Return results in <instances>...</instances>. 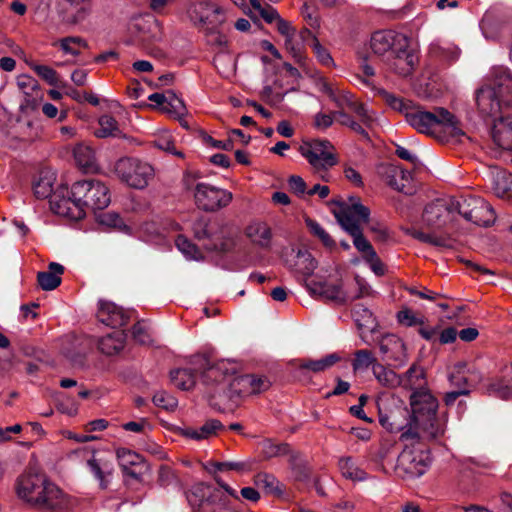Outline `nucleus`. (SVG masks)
I'll return each mask as SVG.
<instances>
[{
    "label": "nucleus",
    "instance_id": "nucleus-26",
    "mask_svg": "<svg viewBox=\"0 0 512 512\" xmlns=\"http://www.w3.org/2000/svg\"><path fill=\"white\" fill-rule=\"evenodd\" d=\"M93 477L98 481L101 489H107L113 475V464L105 459L97 458L96 455L87 465Z\"/></svg>",
    "mask_w": 512,
    "mask_h": 512
},
{
    "label": "nucleus",
    "instance_id": "nucleus-23",
    "mask_svg": "<svg viewBox=\"0 0 512 512\" xmlns=\"http://www.w3.org/2000/svg\"><path fill=\"white\" fill-rule=\"evenodd\" d=\"M237 365L228 360H219L209 366L203 371V379L207 383H223L232 380L236 374Z\"/></svg>",
    "mask_w": 512,
    "mask_h": 512
},
{
    "label": "nucleus",
    "instance_id": "nucleus-39",
    "mask_svg": "<svg viewBox=\"0 0 512 512\" xmlns=\"http://www.w3.org/2000/svg\"><path fill=\"white\" fill-rule=\"evenodd\" d=\"M171 382L181 390H190L196 383V375L191 369H176L170 373Z\"/></svg>",
    "mask_w": 512,
    "mask_h": 512
},
{
    "label": "nucleus",
    "instance_id": "nucleus-5",
    "mask_svg": "<svg viewBox=\"0 0 512 512\" xmlns=\"http://www.w3.org/2000/svg\"><path fill=\"white\" fill-rule=\"evenodd\" d=\"M410 406L412 422L422 438L438 440L444 436L445 420L437 416L438 401L430 392L415 391Z\"/></svg>",
    "mask_w": 512,
    "mask_h": 512
},
{
    "label": "nucleus",
    "instance_id": "nucleus-22",
    "mask_svg": "<svg viewBox=\"0 0 512 512\" xmlns=\"http://www.w3.org/2000/svg\"><path fill=\"white\" fill-rule=\"evenodd\" d=\"M116 455L123 473L131 478L140 479L146 468L144 458L140 454L126 448L117 449Z\"/></svg>",
    "mask_w": 512,
    "mask_h": 512
},
{
    "label": "nucleus",
    "instance_id": "nucleus-20",
    "mask_svg": "<svg viewBox=\"0 0 512 512\" xmlns=\"http://www.w3.org/2000/svg\"><path fill=\"white\" fill-rule=\"evenodd\" d=\"M396 49L394 53L389 55L386 59L389 69L396 74L407 77L411 75L417 63L416 55L409 50V40L407 39L406 45Z\"/></svg>",
    "mask_w": 512,
    "mask_h": 512
},
{
    "label": "nucleus",
    "instance_id": "nucleus-10",
    "mask_svg": "<svg viewBox=\"0 0 512 512\" xmlns=\"http://www.w3.org/2000/svg\"><path fill=\"white\" fill-rule=\"evenodd\" d=\"M358 292L343 289L340 282L312 281L307 285L310 294L324 301L336 305H344L368 294L369 288L356 278Z\"/></svg>",
    "mask_w": 512,
    "mask_h": 512
},
{
    "label": "nucleus",
    "instance_id": "nucleus-38",
    "mask_svg": "<svg viewBox=\"0 0 512 512\" xmlns=\"http://www.w3.org/2000/svg\"><path fill=\"white\" fill-rule=\"evenodd\" d=\"M161 112L168 114L175 119H181L186 115V106L181 98H179L172 90H168V96L165 105L161 108Z\"/></svg>",
    "mask_w": 512,
    "mask_h": 512
},
{
    "label": "nucleus",
    "instance_id": "nucleus-1",
    "mask_svg": "<svg viewBox=\"0 0 512 512\" xmlns=\"http://www.w3.org/2000/svg\"><path fill=\"white\" fill-rule=\"evenodd\" d=\"M476 104L483 117L494 119V142L512 151V115L508 114L512 110V73L508 68L491 69L487 83L476 92Z\"/></svg>",
    "mask_w": 512,
    "mask_h": 512
},
{
    "label": "nucleus",
    "instance_id": "nucleus-19",
    "mask_svg": "<svg viewBox=\"0 0 512 512\" xmlns=\"http://www.w3.org/2000/svg\"><path fill=\"white\" fill-rule=\"evenodd\" d=\"M379 348L383 359L391 362L394 367H402L407 362L406 346L402 339L394 334L382 337Z\"/></svg>",
    "mask_w": 512,
    "mask_h": 512
},
{
    "label": "nucleus",
    "instance_id": "nucleus-46",
    "mask_svg": "<svg viewBox=\"0 0 512 512\" xmlns=\"http://www.w3.org/2000/svg\"><path fill=\"white\" fill-rule=\"evenodd\" d=\"M178 250L187 258L191 260L202 259V254L195 244L189 241L185 236L179 235L175 240Z\"/></svg>",
    "mask_w": 512,
    "mask_h": 512
},
{
    "label": "nucleus",
    "instance_id": "nucleus-11",
    "mask_svg": "<svg viewBox=\"0 0 512 512\" xmlns=\"http://www.w3.org/2000/svg\"><path fill=\"white\" fill-rule=\"evenodd\" d=\"M333 213L348 234L361 231V225L368 223L370 217L369 208L364 206L357 196H350L347 201L340 202Z\"/></svg>",
    "mask_w": 512,
    "mask_h": 512
},
{
    "label": "nucleus",
    "instance_id": "nucleus-6",
    "mask_svg": "<svg viewBox=\"0 0 512 512\" xmlns=\"http://www.w3.org/2000/svg\"><path fill=\"white\" fill-rule=\"evenodd\" d=\"M183 185L194 196L196 206L206 212H215L227 207L233 195L226 189L199 182L198 175L187 172L183 176Z\"/></svg>",
    "mask_w": 512,
    "mask_h": 512
},
{
    "label": "nucleus",
    "instance_id": "nucleus-12",
    "mask_svg": "<svg viewBox=\"0 0 512 512\" xmlns=\"http://www.w3.org/2000/svg\"><path fill=\"white\" fill-rule=\"evenodd\" d=\"M454 211L479 226H488L495 220L492 207L481 197L467 196L454 201Z\"/></svg>",
    "mask_w": 512,
    "mask_h": 512
},
{
    "label": "nucleus",
    "instance_id": "nucleus-2",
    "mask_svg": "<svg viewBox=\"0 0 512 512\" xmlns=\"http://www.w3.org/2000/svg\"><path fill=\"white\" fill-rule=\"evenodd\" d=\"M110 202V190L105 183L85 179L75 182L68 189L67 197L56 194L50 201V209L57 215L79 220L85 216L86 209L103 210Z\"/></svg>",
    "mask_w": 512,
    "mask_h": 512
},
{
    "label": "nucleus",
    "instance_id": "nucleus-55",
    "mask_svg": "<svg viewBox=\"0 0 512 512\" xmlns=\"http://www.w3.org/2000/svg\"><path fill=\"white\" fill-rule=\"evenodd\" d=\"M60 48L67 54L77 56L80 47H86V42L81 37H66L59 41Z\"/></svg>",
    "mask_w": 512,
    "mask_h": 512
},
{
    "label": "nucleus",
    "instance_id": "nucleus-24",
    "mask_svg": "<svg viewBox=\"0 0 512 512\" xmlns=\"http://www.w3.org/2000/svg\"><path fill=\"white\" fill-rule=\"evenodd\" d=\"M286 262L294 272L302 276H310L317 267V261L307 249H292Z\"/></svg>",
    "mask_w": 512,
    "mask_h": 512
},
{
    "label": "nucleus",
    "instance_id": "nucleus-44",
    "mask_svg": "<svg viewBox=\"0 0 512 512\" xmlns=\"http://www.w3.org/2000/svg\"><path fill=\"white\" fill-rule=\"evenodd\" d=\"M353 239V245L357 251L362 255L364 261L374 257L376 253L371 243L366 239L363 230L349 234Z\"/></svg>",
    "mask_w": 512,
    "mask_h": 512
},
{
    "label": "nucleus",
    "instance_id": "nucleus-47",
    "mask_svg": "<svg viewBox=\"0 0 512 512\" xmlns=\"http://www.w3.org/2000/svg\"><path fill=\"white\" fill-rule=\"evenodd\" d=\"M96 455V450L92 447L85 446L81 447L75 450L70 451L67 454V459L73 464V465H82L86 464V466L89 464L90 460Z\"/></svg>",
    "mask_w": 512,
    "mask_h": 512
},
{
    "label": "nucleus",
    "instance_id": "nucleus-51",
    "mask_svg": "<svg viewBox=\"0 0 512 512\" xmlns=\"http://www.w3.org/2000/svg\"><path fill=\"white\" fill-rule=\"evenodd\" d=\"M252 8L267 22L272 23L280 17L278 11L269 4H262L260 0H249Z\"/></svg>",
    "mask_w": 512,
    "mask_h": 512
},
{
    "label": "nucleus",
    "instance_id": "nucleus-36",
    "mask_svg": "<svg viewBox=\"0 0 512 512\" xmlns=\"http://www.w3.org/2000/svg\"><path fill=\"white\" fill-rule=\"evenodd\" d=\"M338 361H340V356L337 353H332L318 360H303L300 362L299 368L302 370H309L314 373H320L331 368Z\"/></svg>",
    "mask_w": 512,
    "mask_h": 512
},
{
    "label": "nucleus",
    "instance_id": "nucleus-62",
    "mask_svg": "<svg viewBox=\"0 0 512 512\" xmlns=\"http://www.w3.org/2000/svg\"><path fill=\"white\" fill-rule=\"evenodd\" d=\"M87 10L84 6L77 8H68L67 13L64 16L65 22L69 24H78L86 17Z\"/></svg>",
    "mask_w": 512,
    "mask_h": 512
},
{
    "label": "nucleus",
    "instance_id": "nucleus-27",
    "mask_svg": "<svg viewBox=\"0 0 512 512\" xmlns=\"http://www.w3.org/2000/svg\"><path fill=\"white\" fill-rule=\"evenodd\" d=\"M64 273V267L56 262H51L47 271L38 272L37 281L41 289L51 291L61 284V276Z\"/></svg>",
    "mask_w": 512,
    "mask_h": 512
},
{
    "label": "nucleus",
    "instance_id": "nucleus-42",
    "mask_svg": "<svg viewBox=\"0 0 512 512\" xmlns=\"http://www.w3.org/2000/svg\"><path fill=\"white\" fill-rule=\"evenodd\" d=\"M388 183L395 190L403 192L411 180V174L400 167H393L388 173Z\"/></svg>",
    "mask_w": 512,
    "mask_h": 512
},
{
    "label": "nucleus",
    "instance_id": "nucleus-29",
    "mask_svg": "<svg viewBox=\"0 0 512 512\" xmlns=\"http://www.w3.org/2000/svg\"><path fill=\"white\" fill-rule=\"evenodd\" d=\"M338 468L341 475L351 481H365L368 474L358 466L355 459L351 456H343L338 460Z\"/></svg>",
    "mask_w": 512,
    "mask_h": 512
},
{
    "label": "nucleus",
    "instance_id": "nucleus-32",
    "mask_svg": "<svg viewBox=\"0 0 512 512\" xmlns=\"http://www.w3.org/2000/svg\"><path fill=\"white\" fill-rule=\"evenodd\" d=\"M74 158L77 165L85 172H93L97 169L95 152L87 145H77L74 148Z\"/></svg>",
    "mask_w": 512,
    "mask_h": 512
},
{
    "label": "nucleus",
    "instance_id": "nucleus-64",
    "mask_svg": "<svg viewBox=\"0 0 512 512\" xmlns=\"http://www.w3.org/2000/svg\"><path fill=\"white\" fill-rule=\"evenodd\" d=\"M206 495L205 487L202 484L196 485L187 494V500L192 507L201 506L202 498Z\"/></svg>",
    "mask_w": 512,
    "mask_h": 512
},
{
    "label": "nucleus",
    "instance_id": "nucleus-52",
    "mask_svg": "<svg viewBox=\"0 0 512 512\" xmlns=\"http://www.w3.org/2000/svg\"><path fill=\"white\" fill-rule=\"evenodd\" d=\"M306 224L310 229L311 233L318 237L325 247L332 249L336 246V243L333 240V238L329 235L328 232H326V230L318 222L308 219L306 220Z\"/></svg>",
    "mask_w": 512,
    "mask_h": 512
},
{
    "label": "nucleus",
    "instance_id": "nucleus-40",
    "mask_svg": "<svg viewBox=\"0 0 512 512\" xmlns=\"http://www.w3.org/2000/svg\"><path fill=\"white\" fill-rule=\"evenodd\" d=\"M99 128L95 131L98 138L118 137L121 134L116 119L111 115H102L98 120Z\"/></svg>",
    "mask_w": 512,
    "mask_h": 512
},
{
    "label": "nucleus",
    "instance_id": "nucleus-59",
    "mask_svg": "<svg viewBox=\"0 0 512 512\" xmlns=\"http://www.w3.org/2000/svg\"><path fill=\"white\" fill-rule=\"evenodd\" d=\"M153 403L166 410H173L177 407L178 401L171 394L165 391H159L153 396Z\"/></svg>",
    "mask_w": 512,
    "mask_h": 512
},
{
    "label": "nucleus",
    "instance_id": "nucleus-43",
    "mask_svg": "<svg viewBox=\"0 0 512 512\" xmlns=\"http://www.w3.org/2000/svg\"><path fill=\"white\" fill-rule=\"evenodd\" d=\"M17 86L27 97L36 100L40 96L38 81L30 75L22 74L17 77Z\"/></svg>",
    "mask_w": 512,
    "mask_h": 512
},
{
    "label": "nucleus",
    "instance_id": "nucleus-14",
    "mask_svg": "<svg viewBox=\"0 0 512 512\" xmlns=\"http://www.w3.org/2000/svg\"><path fill=\"white\" fill-rule=\"evenodd\" d=\"M379 422L389 432L404 434L406 431H418L412 422L410 410L402 404H393L379 408Z\"/></svg>",
    "mask_w": 512,
    "mask_h": 512
},
{
    "label": "nucleus",
    "instance_id": "nucleus-49",
    "mask_svg": "<svg viewBox=\"0 0 512 512\" xmlns=\"http://www.w3.org/2000/svg\"><path fill=\"white\" fill-rule=\"evenodd\" d=\"M334 116L341 125L349 127L353 132L361 135L365 140H369V135L366 129L349 114L344 111H336L334 112Z\"/></svg>",
    "mask_w": 512,
    "mask_h": 512
},
{
    "label": "nucleus",
    "instance_id": "nucleus-53",
    "mask_svg": "<svg viewBox=\"0 0 512 512\" xmlns=\"http://www.w3.org/2000/svg\"><path fill=\"white\" fill-rule=\"evenodd\" d=\"M354 356L355 359L352 363L354 371L367 369L377 363L373 353L367 349L357 350Z\"/></svg>",
    "mask_w": 512,
    "mask_h": 512
},
{
    "label": "nucleus",
    "instance_id": "nucleus-25",
    "mask_svg": "<svg viewBox=\"0 0 512 512\" xmlns=\"http://www.w3.org/2000/svg\"><path fill=\"white\" fill-rule=\"evenodd\" d=\"M97 317L100 322L112 328L125 325L129 319V315L123 310V308L108 301H101L99 303Z\"/></svg>",
    "mask_w": 512,
    "mask_h": 512
},
{
    "label": "nucleus",
    "instance_id": "nucleus-54",
    "mask_svg": "<svg viewBox=\"0 0 512 512\" xmlns=\"http://www.w3.org/2000/svg\"><path fill=\"white\" fill-rule=\"evenodd\" d=\"M351 110L355 113L359 119V123L365 129L370 128L375 122L374 114L363 103L356 102Z\"/></svg>",
    "mask_w": 512,
    "mask_h": 512
},
{
    "label": "nucleus",
    "instance_id": "nucleus-16",
    "mask_svg": "<svg viewBox=\"0 0 512 512\" xmlns=\"http://www.w3.org/2000/svg\"><path fill=\"white\" fill-rule=\"evenodd\" d=\"M131 34L143 44L159 42L163 39L161 22L152 15H140L130 24Z\"/></svg>",
    "mask_w": 512,
    "mask_h": 512
},
{
    "label": "nucleus",
    "instance_id": "nucleus-3",
    "mask_svg": "<svg viewBox=\"0 0 512 512\" xmlns=\"http://www.w3.org/2000/svg\"><path fill=\"white\" fill-rule=\"evenodd\" d=\"M384 99L392 109L402 113L407 123L419 133L436 135L448 132L453 136L463 134L456 117L445 108L438 107L433 111H427L410 100L386 92Z\"/></svg>",
    "mask_w": 512,
    "mask_h": 512
},
{
    "label": "nucleus",
    "instance_id": "nucleus-37",
    "mask_svg": "<svg viewBox=\"0 0 512 512\" xmlns=\"http://www.w3.org/2000/svg\"><path fill=\"white\" fill-rule=\"evenodd\" d=\"M373 374L384 387L396 388L401 384L400 375L380 363L373 365Z\"/></svg>",
    "mask_w": 512,
    "mask_h": 512
},
{
    "label": "nucleus",
    "instance_id": "nucleus-28",
    "mask_svg": "<svg viewBox=\"0 0 512 512\" xmlns=\"http://www.w3.org/2000/svg\"><path fill=\"white\" fill-rule=\"evenodd\" d=\"M222 427L223 426L219 420L210 419L199 428L187 427L181 429V435L186 438L200 441L216 435Z\"/></svg>",
    "mask_w": 512,
    "mask_h": 512
},
{
    "label": "nucleus",
    "instance_id": "nucleus-41",
    "mask_svg": "<svg viewBox=\"0 0 512 512\" xmlns=\"http://www.w3.org/2000/svg\"><path fill=\"white\" fill-rule=\"evenodd\" d=\"M254 482L259 488L263 489L267 494L277 496L282 494L280 482L272 474L265 472L258 473L255 476Z\"/></svg>",
    "mask_w": 512,
    "mask_h": 512
},
{
    "label": "nucleus",
    "instance_id": "nucleus-21",
    "mask_svg": "<svg viewBox=\"0 0 512 512\" xmlns=\"http://www.w3.org/2000/svg\"><path fill=\"white\" fill-rule=\"evenodd\" d=\"M454 211V200L437 199L428 204L423 212V221L429 226L440 227Z\"/></svg>",
    "mask_w": 512,
    "mask_h": 512
},
{
    "label": "nucleus",
    "instance_id": "nucleus-60",
    "mask_svg": "<svg viewBox=\"0 0 512 512\" xmlns=\"http://www.w3.org/2000/svg\"><path fill=\"white\" fill-rule=\"evenodd\" d=\"M101 225L121 229L125 227L122 218L115 212H107L98 216Z\"/></svg>",
    "mask_w": 512,
    "mask_h": 512
},
{
    "label": "nucleus",
    "instance_id": "nucleus-35",
    "mask_svg": "<svg viewBox=\"0 0 512 512\" xmlns=\"http://www.w3.org/2000/svg\"><path fill=\"white\" fill-rule=\"evenodd\" d=\"M302 37H304L305 35H309L312 37V42L310 44V47L317 59V61L325 66V67H335V62L330 54V52L328 51L327 48H325L318 40V38L315 36V35H312L311 31L307 28L303 29L302 32Z\"/></svg>",
    "mask_w": 512,
    "mask_h": 512
},
{
    "label": "nucleus",
    "instance_id": "nucleus-50",
    "mask_svg": "<svg viewBox=\"0 0 512 512\" xmlns=\"http://www.w3.org/2000/svg\"><path fill=\"white\" fill-rule=\"evenodd\" d=\"M489 395L500 399H508L512 395V386L505 379H495L487 387Z\"/></svg>",
    "mask_w": 512,
    "mask_h": 512
},
{
    "label": "nucleus",
    "instance_id": "nucleus-13",
    "mask_svg": "<svg viewBox=\"0 0 512 512\" xmlns=\"http://www.w3.org/2000/svg\"><path fill=\"white\" fill-rule=\"evenodd\" d=\"M271 381L267 376L245 374L233 376L228 384V394L232 400L243 399L267 391Z\"/></svg>",
    "mask_w": 512,
    "mask_h": 512
},
{
    "label": "nucleus",
    "instance_id": "nucleus-8",
    "mask_svg": "<svg viewBox=\"0 0 512 512\" xmlns=\"http://www.w3.org/2000/svg\"><path fill=\"white\" fill-rule=\"evenodd\" d=\"M195 24L201 25L206 41L210 46L224 51L228 48V39L217 27L225 20L223 11L218 6L200 3L190 13Z\"/></svg>",
    "mask_w": 512,
    "mask_h": 512
},
{
    "label": "nucleus",
    "instance_id": "nucleus-33",
    "mask_svg": "<svg viewBox=\"0 0 512 512\" xmlns=\"http://www.w3.org/2000/svg\"><path fill=\"white\" fill-rule=\"evenodd\" d=\"M400 380L399 386L405 389L418 390L426 384L424 370L416 364L411 365L403 375H400Z\"/></svg>",
    "mask_w": 512,
    "mask_h": 512
},
{
    "label": "nucleus",
    "instance_id": "nucleus-45",
    "mask_svg": "<svg viewBox=\"0 0 512 512\" xmlns=\"http://www.w3.org/2000/svg\"><path fill=\"white\" fill-rule=\"evenodd\" d=\"M512 177L505 171H498L493 175V191L498 197H505L511 189Z\"/></svg>",
    "mask_w": 512,
    "mask_h": 512
},
{
    "label": "nucleus",
    "instance_id": "nucleus-34",
    "mask_svg": "<svg viewBox=\"0 0 512 512\" xmlns=\"http://www.w3.org/2000/svg\"><path fill=\"white\" fill-rule=\"evenodd\" d=\"M34 195L38 199H51L58 194L60 198L68 196V188L62 187L53 193L52 180L48 177L40 178L33 186Z\"/></svg>",
    "mask_w": 512,
    "mask_h": 512
},
{
    "label": "nucleus",
    "instance_id": "nucleus-61",
    "mask_svg": "<svg viewBox=\"0 0 512 512\" xmlns=\"http://www.w3.org/2000/svg\"><path fill=\"white\" fill-rule=\"evenodd\" d=\"M133 338L140 344L151 343V336L144 323L138 322L132 328Z\"/></svg>",
    "mask_w": 512,
    "mask_h": 512
},
{
    "label": "nucleus",
    "instance_id": "nucleus-7",
    "mask_svg": "<svg viewBox=\"0 0 512 512\" xmlns=\"http://www.w3.org/2000/svg\"><path fill=\"white\" fill-rule=\"evenodd\" d=\"M300 154L309 163L312 172L321 180H330L329 170L338 160L332 143L325 139L304 140L299 146Z\"/></svg>",
    "mask_w": 512,
    "mask_h": 512
},
{
    "label": "nucleus",
    "instance_id": "nucleus-57",
    "mask_svg": "<svg viewBox=\"0 0 512 512\" xmlns=\"http://www.w3.org/2000/svg\"><path fill=\"white\" fill-rule=\"evenodd\" d=\"M331 100L335 102L336 106L340 109L339 111H344L345 108L351 109L357 102L353 95L345 90H336Z\"/></svg>",
    "mask_w": 512,
    "mask_h": 512
},
{
    "label": "nucleus",
    "instance_id": "nucleus-56",
    "mask_svg": "<svg viewBox=\"0 0 512 512\" xmlns=\"http://www.w3.org/2000/svg\"><path fill=\"white\" fill-rule=\"evenodd\" d=\"M300 13L303 19L311 28H320V17L316 11V8L313 5H310L308 2H304L301 7Z\"/></svg>",
    "mask_w": 512,
    "mask_h": 512
},
{
    "label": "nucleus",
    "instance_id": "nucleus-18",
    "mask_svg": "<svg viewBox=\"0 0 512 512\" xmlns=\"http://www.w3.org/2000/svg\"><path fill=\"white\" fill-rule=\"evenodd\" d=\"M47 480L48 478L44 474L33 472L23 473L17 480V495L30 506L34 507L36 501L39 500L40 493Z\"/></svg>",
    "mask_w": 512,
    "mask_h": 512
},
{
    "label": "nucleus",
    "instance_id": "nucleus-17",
    "mask_svg": "<svg viewBox=\"0 0 512 512\" xmlns=\"http://www.w3.org/2000/svg\"><path fill=\"white\" fill-rule=\"evenodd\" d=\"M407 37L393 30H380L372 34L370 38V49L377 56L387 57L406 45Z\"/></svg>",
    "mask_w": 512,
    "mask_h": 512
},
{
    "label": "nucleus",
    "instance_id": "nucleus-30",
    "mask_svg": "<svg viewBox=\"0 0 512 512\" xmlns=\"http://www.w3.org/2000/svg\"><path fill=\"white\" fill-rule=\"evenodd\" d=\"M248 238L256 245L267 248L272 240V232L270 227L264 222L251 223L247 229Z\"/></svg>",
    "mask_w": 512,
    "mask_h": 512
},
{
    "label": "nucleus",
    "instance_id": "nucleus-48",
    "mask_svg": "<svg viewBox=\"0 0 512 512\" xmlns=\"http://www.w3.org/2000/svg\"><path fill=\"white\" fill-rule=\"evenodd\" d=\"M414 239H417L423 243H428L436 247H448V239L436 235L434 233H425L416 229H411L407 231Z\"/></svg>",
    "mask_w": 512,
    "mask_h": 512
},
{
    "label": "nucleus",
    "instance_id": "nucleus-15",
    "mask_svg": "<svg viewBox=\"0 0 512 512\" xmlns=\"http://www.w3.org/2000/svg\"><path fill=\"white\" fill-rule=\"evenodd\" d=\"M73 505V500L48 479L33 508L42 512H67Z\"/></svg>",
    "mask_w": 512,
    "mask_h": 512
},
{
    "label": "nucleus",
    "instance_id": "nucleus-63",
    "mask_svg": "<svg viewBox=\"0 0 512 512\" xmlns=\"http://www.w3.org/2000/svg\"><path fill=\"white\" fill-rule=\"evenodd\" d=\"M193 232L198 240L210 239L212 237L208 222L205 219H200L193 224Z\"/></svg>",
    "mask_w": 512,
    "mask_h": 512
},
{
    "label": "nucleus",
    "instance_id": "nucleus-4",
    "mask_svg": "<svg viewBox=\"0 0 512 512\" xmlns=\"http://www.w3.org/2000/svg\"><path fill=\"white\" fill-rule=\"evenodd\" d=\"M399 440L404 447L393 467L394 474L404 480L422 476L430 464L425 443L431 439L422 438L419 431L408 430L400 434Z\"/></svg>",
    "mask_w": 512,
    "mask_h": 512
},
{
    "label": "nucleus",
    "instance_id": "nucleus-31",
    "mask_svg": "<svg viewBox=\"0 0 512 512\" xmlns=\"http://www.w3.org/2000/svg\"><path fill=\"white\" fill-rule=\"evenodd\" d=\"M125 339L126 336L123 331L107 334L99 340V349L108 356L115 355L124 348Z\"/></svg>",
    "mask_w": 512,
    "mask_h": 512
},
{
    "label": "nucleus",
    "instance_id": "nucleus-9",
    "mask_svg": "<svg viewBox=\"0 0 512 512\" xmlns=\"http://www.w3.org/2000/svg\"><path fill=\"white\" fill-rule=\"evenodd\" d=\"M114 172L121 182L139 190L146 188L155 175L149 163L133 157L119 159L115 163Z\"/></svg>",
    "mask_w": 512,
    "mask_h": 512
},
{
    "label": "nucleus",
    "instance_id": "nucleus-58",
    "mask_svg": "<svg viewBox=\"0 0 512 512\" xmlns=\"http://www.w3.org/2000/svg\"><path fill=\"white\" fill-rule=\"evenodd\" d=\"M31 68L39 77L45 80L49 85H57L58 75L57 72L51 67L46 65L31 64Z\"/></svg>",
    "mask_w": 512,
    "mask_h": 512
}]
</instances>
